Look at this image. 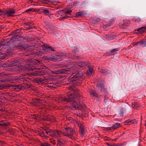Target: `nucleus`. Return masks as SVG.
<instances>
[{
  "label": "nucleus",
  "mask_w": 146,
  "mask_h": 146,
  "mask_svg": "<svg viewBox=\"0 0 146 146\" xmlns=\"http://www.w3.org/2000/svg\"><path fill=\"white\" fill-rule=\"evenodd\" d=\"M132 106L134 109H137L140 106V105L137 102H134L132 103Z\"/></svg>",
  "instance_id": "nucleus-25"
},
{
  "label": "nucleus",
  "mask_w": 146,
  "mask_h": 146,
  "mask_svg": "<svg viewBox=\"0 0 146 146\" xmlns=\"http://www.w3.org/2000/svg\"><path fill=\"white\" fill-rule=\"evenodd\" d=\"M84 74L81 71H73L71 75L72 76H73L72 77L70 76L69 79H68V83L72 84V87L75 88L79 84L78 82L80 78L83 76Z\"/></svg>",
  "instance_id": "nucleus-2"
},
{
  "label": "nucleus",
  "mask_w": 146,
  "mask_h": 146,
  "mask_svg": "<svg viewBox=\"0 0 146 146\" xmlns=\"http://www.w3.org/2000/svg\"><path fill=\"white\" fill-rule=\"evenodd\" d=\"M72 51L73 53L77 54V53L79 52V50L77 47H74V50H72Z\"/></svg>",
  "instance_id": "nucleus-38"
},
{
  "label": "nucleus",
  "mask_w": 146,
  "mask_h": 146,
  "mask_svg": "<svg viewBox=\"0 0 146 146\" xmlns=\"http://www.w3.org/2000/svg\"><path fill=\"white\" fill-rule=\"evenodd\" d=\"M47 72L42 70H38L37 71H34L33 72V74L34 76H43L46 75L47 74Z\"/></svg>",
  "instance_id": "nucleus-13"
},
{
  "label": "nucleus",
  "mask_w": 146,
  "mask_h": 146,
  "mask_svg": "<svg viewBox=\"0 0 146 146\" xmlns=\"http://www.w3.org/2000/svg\"><path fill=\"white\" fill-rule=\"evenodd\" d=\"M119 110V115L120 117H122L124 114L123 110L122 108H120Z\"/></svg>",
  "instance_id": "nucleus-32"
},
{
  "label": "nucleus",
  "mask_w": 146,
  "mask_h": 146,
  "mask_svg": "<svg viewBox=\"0 0 146 146\" xmlns=\"http://www.w3.org/2000/svg\"><path fill=\"white\" fill-rule=\"evenodd\" d=\"M125 22L124 24V25L125 26H127L130 23V22L128 20L125 21Z\"/></svg>",
  "instance_id": "nucleus-50"
},
{
  "label": "nucleus",
  "mask_w": 146,
  "mask_h": 146,
  "mask_svg": "<svg viewBox=\"0 0 146 146\" xmlns=\"http://www.w3.org/2000/svg\"><path fill=\"white\" fill-rule=\"evenodd\" d=\"M14 31L15 33V34H17L20 33V30L17 29L15 30Z\"/></svg>",
  "instance_id": "nucleus-56"
},
{
  "label": "nucleus",
  "mask_w": 146,
  "mask_h": 146,
  "mask_svg": "<svg viewBox=\"0 0 146 146\" xmlns=\"http://www.w3.org/2000/svg\"><path fill=\"white\" fill-rule=\"evenodd\" d=\"M145 42V41L144 40H141L140 41H139V44L141 45H142L143 46V44H144V42Z\"/></svg>",
  "instance_id": "nucleus-54"
},
{
  "label": "nucleus",
  "mask_w": 146,
  "mask_h": 146,
  "mask_svg": "<svg viewBox=\"0 0 146 146\" xmlns=\"http://www.w3.org/2000/svg\"><path fill=\"white\" fill-rule=\"evenodd\" d=\"M56 130L55 129H50V137H56Z\"/></svg>",
  "instance_id": "nucleus-18"
},
{
  "label": "nucleus",
  "mask_w": 146,
  "mask_h": 146,
  "mask_svg": "<svg viewBox=\"0 0 146 146\" xmlns=\"http://www.w3.org/2000/svg\"><path fill=\"white\" fill-rule=\"evenodd\" d=\"M56 137H61L60 135H62L63 132L62 131L56 130Z\"/></svg>",
  "instance_id": "nucleus-35"
},
{
  "label": "nucleus",
  "mask_w": 146,
  "mask_h": 146,
  "mask_svg": "<svg viewBox=\"0 0 146 146\" xmlns=\"http://www.w3.org/2000/svg\"><path fill=\"white\" fill-rule=\"evenodd\" d=\"M43 13H44L45 14L48 15H50V13L49 12V11L47 10L46 9H43Z\"/></svg>",
  "instance_id": "nucleus-39"
},
{
  "label": "nucleus",
  "mask_w": 146,
  "mask_h": 146,
  "mask_svg": "<svg viewBox=\"0 0 146 146\" xmlns=\"http://www.w3.org/2000/svg\"><path fill=\"white\" fill-rule=\"evenodd\" d=\"M32 24V25H33V22H27L25 23V25H28L29 26L30 25Z\"/></svg>",
  "instance_id": "nucleus-49"
},
{
  "label": "nucleus",
  "mask_w": 146,
  "mask_h": 146,
  "mask_svg": "<svg viewBox=\"0 0 146 146\" xmlns=\"http://www.w3.org/2000/svg\"><path fill=\"white\" fill-rule=\"evenodd\" d=\"M108 99V98L107 96V95H106L104 96V102L105 103H106V100H107Z\"/></svg>",
  "instance_id": "nucleus-58"
},
{
  "label": "nucleus",
  "mask_w": 146,
  "mask_h": 146,
  "mask_svg": "<svg viewBox=\"0 0 146 146\" xmlns=\"http://www.w3.org/2000/svg\"><path fill=\"white\" fill-rule=\"evenodd\" d=\"M1 76V74L0 73V76ZM17 79H13L12 78H7L5 77L2 78L0 77V83L1 82L5 83L8 81H10L11 82H16Z\"/></svg>",
  "instance_id": "nucleus-8"
},
{
  "label": "nucleus",
  "mask_w": 146,
  "mask_h": 146,
  "mask_svg": "<svg viewBox=\"0 0 146 146\" xmlns=\"http://www.w3.org/2000/svg\"><path fill=\"white\" fill-rule=\"evenodd\" d=\"M100 72L103 74H108V72L107 71H106L104 70L101 69L100 70Z\"/></svg>",
  "instance_id": "nucleus-40"
},
{
  "label": "nucleus",
  "mask_w": 146,
  "mask_h": 146,
  "mask_svg": "<svg viewBox=\"0 0 146 146\" xmlns=\"http://www.w3.org/2000/svg\"><path fill=\"white\" fill-rule=\"evenodd\" d=\"M18 49H22L23 48V46L22 45V44H20L19 45Z\"/></svg>",
  "instance_id": "nucleus-55"
},
{
  "label": "nucleus",
  "mask_w": 146,
  "mask_h": 146,
  "mask_svg": "<svg viewBox=\"0 0 146 146\" xmlns=\"http://www.w3.org/2000/svg\"><path fill=\"white\" fill-rule=\"evenodd\" d=\"M8 42L5 40V39H3V41H0V44L1 46H4L7 44Z\"/></svg>",
  "instance_id": "nucleus-30"
},
{
  "label": "nucleus",
  "mask_w": 146,
  "mask_h": 146,
  "mask_svg": "<svg viewBox=\"0 0 146 146\" xmlns=\"http://www.w3.org/2000/svg\"><path fill=\"white\" fill-rule=\"evenodd\" d=\"M73 62L70 60L64 61L62 63L64 66L72 70H77L78 66L77 65V64L73 65Z\"/></svg>",
  "instance_id": "nucleus-4"
},
{
  "label": "nucleus",
  "mask_w": 146,
  "mask_h": 146,
  "mask_svg": "<svg viewBox=\"0 0 146 146\" xmlns=\"http://www.w3.org/2000/svg\"><path fill=\"white\" fill-rule=\"evenodd\" d=\"M90 93L91 97H94L95 98L98 97V94L95 90L91 89L90 91Z\"/></svg>",
  "instance_id": "nucleus-21"
},
{
  "label": "nucleus",
  "mask_w": 146,
  "mask_h": 146,
  "mask_svg": "<svg viewBox=\"0 0 146 146\" xmlns=\"http://www.w3.org/2000/svg\"><path fill=\"white\" fill-rule=\"evenodd\" d=\"M71 54L70 53H62V56H64L66 57L69 58H73V56H71Z\"/></svg>",
  "instance_id": "nucleus-29"
},
{
  "label": "nucleus",
  "mask_w": 146,
  "mask_h": 146,
  "mask_svg": "<svg viewBox=\"0 0 146 146\" xmlns=\"http://www.w3.org/2000/svg\"><path fill=\"white\" fill-rule=\"evenodd\" d=\"M139 20V19L137 17H135L133 19V21H137Z\"/></svg>",
  "instance_id": "nucleus-60"
},
{
  "label": "nucleus",
  "mask_w": 146,
  "mask_h": 146,
  "mask_svg": "<svg viewBox=\"0 0 146 146\" xmlns=\"http://www.w3.org/2000/svg\"><path fill=\"white\" fill-rule=\"evenodd\" d=\"M64 10H62L61 11H59L57 12L58 14L59 15H61V16L64 15Z\"/></svg>",
  "instance_id": "nucleus-44"
},
{
  "label": "nucleus",
  "mask_w": 146,
  "mask_h": 146,
  "mask_svg": "<svg viewBox=\"0 0 146 146\" xmlns=\"http://www.w3.org/2000/svg\"><path fill=\"white\" fill-rule=\"evenodd\" d=\"M118 48L112 49L110 52H108L106 53V56H108L114 55L116 54L117 51H118Z\"/></svg>",
  "instance_id": "nucleus-17"
},
{
  "label": "nucleus",
  "mask_w": 146,
  "mask_h": 146,
  "mask_svg": "<svg viewBox=\"0 0 146 146\" xmlns=\"http://www.w3.org/2000/svg\"><path fill=\"white\" fill-rule=\"evenodd\" d=\"M60 56L59 55H56L55 56H52L49 57L48 59L51 60L52 61H60L62 60L59 58Z\"/></svg>",
  "instance_id": "nucleus-15"
},
{
  "label": "nucleus",
  "mask_w": 146,
  "mask_h": 146,
  "mask_svg": "<svg viewBox=\"0 0 146 146\" xmlns=\"http://www.w3.org/2000/svg\"><path fill=\"white\" fill-rule=\"evenodd\" d=\"M40 146H52V145L48 143L43 142L41 143Z\"/></svg>",
  "instance_id": "nucleus-33"
},
{
  "label": "nucleus",
  "mask_w": 146,
  "mask_h": 146,
  "mask_svg": "<svg viewBox=\"0 0 146 146\" xmlns=\"http://www.w3.org/2000/svg\"><path fill=\"white\" fill-rule=\"evenodd\" d=\"M78 127H79V133L81 136L83 137L85 134V132L84 131V126L81 123H79Z\"/></svg>",
  "instance_id": "nucleus-12"
},
{
  "label": "nucleus",
  "mask_w": 146,
  "mask_h": 146,
  "mask_svg": "<svg viewBox=\"0 0 146 146\" xmlns=\"http://www.w3.org/2000/svg\"><path fill=\"white\" fill-rule=\"evenodd\" d=\"M87 68H88V71L91 74H92L93 71V68L91 67V65L90 64L88 66Z\"/></svg>",
  "instance_id": "nucleus-36"
},
{
  "label": "nucleus",
  "mask_w": 146,
  "mask_h": 146,
  "mask_svg": "<svg viewBox=\"0 0 146 146\" xmlns=\"http://www.w3.org/2000/svg\"><path fill=\"white\" fill-rule=\"evenodd\" d=\"M6 15V13L4 12L3 11H2L0 9V15L4 16Z\"/></svg>",
  "instance_id": "nucleus-47"
},
{
  "label": "nucleus",
  "mask_w": 146,
  "mask_h": 146,
  "mask_svg": "<svg viewBox=\"0 0 146 146\" xmlns=\"http://www.w3.org/2000/svg\"><path fill=\"white\" fill-rule=\"evenodd\" d=\"M96 86L98 88V89L101 90V91H104V83H97Z\"/></svg>",
  "instance_id": "nucleus-22"
},
{
  "label": "nucleus",
  "mask_w": 146,
  "mask_h": 146,
  "mask_svg": "<svg viewBox=\"0 0 146 146\" xmlns=\"http://www.w3.org/2000/svg\"><path fill=\"white\" fill-rule=\"evenodd\" d=\"M65 129L66 130L68 131L71 134H73L75 131L74 128L69 127H66Z\"/></svg>",
  "instance_id": "nucleus-26"
},
{
  "label": "nucleus",
  "mask_w": 146,
  "mask_h": 146,
  "mask_svg": "<svg viewBox=\"0 0 146 146\" xmlns=\"http://www.w3.org/2000/svg\"><path fill=\"white\" fill-rule=\"evenodd\" d=\"M82 98V97L79 92L77 90L74 89L73 92L70 94H69L62 97H59L58 99L63 103H71L72 107L76 110H84L86 108V105L76 100H79Z\"/></svg>",
  "instance_id": "nucleus-1"
},
{
  "label": "nucleus",
  "mask_w": 146,
  "mask_h": 146,
  "mask_svg": "<svg viewBox=\"0 0 146 146\" xmlns=\"http://www.w3.org/2000/svg\"><path fill=\"white\" fill-rule=\"evenodd\" d=\"M24 84H20L18 85H11L9 84L5 83L3 84H0V89L4 90L12 86L13 89L15 91H19V90H22L24 88Z\"/></svg>",
  "instance_id": "nucleus-3"
},
{
  "label": "nucleus",
  "mask_w": 146,
  "mask_h": 146,
  "mask_svg": "<svg viewBox=\"0 0 146 146\" xmlns=\"http://www.w3.org/2000/svg\"><path fill=\"white\" fill-rule=\"evenodd\" d=\"M133 124H136L137 123V121L135 119H133L132 120Z\"/></svg>",
  "instance_id": "nucleus-57"
},
{
  "label": "nucleus",
  "mask_w": 146,
  "mask_h": 146,
  "mask_svg": "<svg viewBox=\"0 0 146 146\" xmlns=\"http://www.w3.org/2000/svg\"><path fill=\"white\" fill-rule=\"evenodd\" d=\"M68 70L65 69H61L54 71V73L56 74H65Z\"/></svg>",
  "instance_id": "nucleus-16"
},
{
  "label": "nucleus",
  "mask_w": 146,
  "mask_h": 146,
  "mask_svg": "<svg viewBox=\"0 0 146 146\" xmlns=\"http://www.w3.org/2000/svg\"><path fill=\"white\" fill-rule=\"evenodd\" d=\"M6 143L4 141H0V146H4V145L6 144Z\"/></svg>",
  "instance_id": "nucleus-46"
},
{
  "label": "nucleus",
  "mask_w": 146,
  "mask_h": 146,
  "mask_svg": "<svg viewBox=\"0 0 146 146\" xmlns=\"http://www.w3.org/2000/svg\"><path fill=\"white\" fill-rule=\"evenodd\" d=\"M119 125V123H116L115 124L113 125L111 127V129L112 130H114L117 127H118V126Z\"/></svg>",
  "instance_id": "nucleus-37"
},
{
  "label": "nucleus",
  "mask_w": 146,
  "mask_h": 146,
  "mask_svg": "<svg viewBox=\"0 0 146 146\" xmlns=\"http://www.w3.org/2000/svg\"><path fill=\"white\" fill-rule=\"evenodd\" d=\"M90 64V63L87 62H78L77 65L78 66V69H80L81 67L84 68H86V67L87 68L88 66Z\"/></svg>",
  "instance_id": "nucleus-11"
},
{
  "label": "nucleus",
  "mask_w": 146,
  "mask_h": 146,
  "mask_svg": "<svg viewBox=\"0 0 146 146\" xmlns=\"http://www.w3.org/2000/svg\"><path fill=\"white\" fill-rule=\"evenodd\" d=\"M43 117L40 116V119H42L44 121H50L52 122L54 120V117L51 115H46L43 116L42 115Z\"/></svg>",
  "instance_id": "nucleus-9"
},
{
  "label": "nucleus",
  "mask_w": 146,
  "mask_h": 146,
  "mask_svg": "<svg viewBox=\"0 0 146 146\" xmlns=\"http://www.w3.org/2000/svg\"><path fill=\"white\" fill-rule=\"evenodd\" d=\"M146 29V28L145 27H143L135 29V32L137 31L139 33H143L145 32Z\"/></svg>",
  "instance_id": "nucleus-19"
},
{
  "label": "nucleus",
  "mask_w": 146,
  "mask_h": 146,
  "mask_svg": "<svg viewBox=\"0 0 146 146\" xmlns=\"http://www.w3.org/2000/svg\"><path fill=\"white\" fill-rule=\"evenodd\" d=\"M44 1H46V3H53L54 1L51 0H44Z\"/></svg>",
  "instance_id": "nucleus-51"
},
{
  "label": "nucleus",
  "mask_w": 146,
  "mask_h": 146,
  "mask_svg": "<svg viewBox=\"0 0 146 146\" xmlns=\"http://www.w3.org/2000/svg\"><path fill=\"white\" fill-rule=\"evenodd\" d=\"M69 17V16L67 15H65L63 16L62 17V18L63 19H65L66 18H67L68 17Z\"/></svg>",
  "instance_id": "nucleus-64"
},
{
  "label": "nucleus",
  "mask_w": 146,
  "mask_h": 146,
  "mask_svg": "<svg viewBox=\"0 0 146 146\" xmlns=\"http://www.w3.org/2000/svg\"><path fill=\"white\" fill-rule=\"evenodd\" d=\"M114 21V19H112L110 21L109 23H109L110 24V25H111L112 24L113 22Z\"/></svg>",
  "instance_id": "nucleus-59"
},
{
  "label": "nucleus",
  "mask_w": 146,
  "mask_h": 146,
  "mask_svg": "<svg viewBox=\"0 0 146 146\" xmlns=\"http://www.w3.org/2000/svg\"><path fill=\"white\" fill-rule=\"evenodd\" d=\"M105 130L107 131H111L112 129L111 127H107L105 129Z\"/></svg>",
  "instance_id": "nucleus-52"
},
{
  "label": "nucleus",
  "mask_w": 146,
  "mask_h": 146,
  "mask_svg": "<svg viewBox=\"0 0 146 146\" xmlns=\"http://www.w3.org/2000/svg\"><path fill=\"white\" fill-rule=\"evenodd\" d=\"M44 80L41 78H36L35 80V82L38 84H42L44 82Z\"/></svg>",
  "instance_id": "nucleus-28"
},
{
  "label": "nucleus",
  "mask_w": 146,
  "mask_h": 146,
  "mask_svg": "<svg viewBox=\"0 0 146 146\" xmlns=\"http://www.w3.org/2000/svg\"><path fill=\"white\" fill-rule=\"evenodd\" d=\"M32 11H33L34 12H38V9H35L34 8H31Z\"/></svg>",
  "instance_id": "nucleus-53"
},
{
  "label": "nucleus",
  "mask_w": 146,
  "mask_h": 146,
  "mask_svg": "<svg viewBox=\"0 0 146 146\" xmlns=\"http://www.w3.org/2000/svg\"><path fill=\"white\" fill-rule=\"evenodd\" d=\"M29 28H27L25 29V30H30L31 29H32L33 28V27H32L30 26H29Z\"/></svg>",
  "instance_id": "nucleus-62"
},
{
  "label": "nucleus",
  "mask_w": 146,
  "mask_h": 146,
  "mask_svg": "<svg viewBox=\"0 0 146 146\" xmlns=\"http://www.w3.org/2000/svg\"><path fill=\"white\" fill-rule=\"evenodd\" d=\"M76 15L77 16H82L83 15V12H79L75 13Z\"/></svg>",
  "instance_id": "nucleus-43"
},
{
  "label": "nucleus",
  "mask_w": 146,
  "mask_h": 146,
  "mask_svg": "<svg viewBox=\"0 0 146 146\" xmlns=\"http://www.w3.org/2000/svg\"><path fill=\"white\" fill-rule=\"evenodd\" d=\"M50 131L49 128H44L42 131H38V134L42 137L46 139L50 137Z\"/></svg>",
  "instance_id": "nucleus-6"
},
{
  "label": "nucleus",
  "mask_w": 146,
  "mask_h": 146,
  "mask_svg": "<svg viewBox=\"0 0 146 146\" xmlns=\"http://www.w3.org/2000/svg\"><path fill=\"white\" fill-rule=\"evenodd\" d=\"M57 146H64L66 144V140L65 139L61 138L57 139Z\"/></svg>",
  "instance_id": "nucleus-10"
},
{
  "label": "nucleus",
  "mask_w": 146,
  "mask_h": 146,
  "mask_svg": "<svg viewBox=\"0 0 146 146\" xmlns=\"http://www.w3.org/2000/svg\"><path fill=\"white\" fill-rule=\"evenodd\" d=\"M125 125H130L133 124L132 120H128L124 122Z\"/></svg>",
  "instance_id": "nucleus-31"
},
{
  "label": "nucleus",
  "mask_w": 146,
  "mask_h": 146,
  "mask_svg": "<svg viewBox=\"0 0 146 146\" xmlns=\"http://www.w3.org/2000/svg\"><path fill=\"white\" fill-rule=\"evenodd\" d=\"M39 99L37 98L36 100H34L31 103V104L32 106H37L38 105V101Z\"/></svg>",
  "instance_id": "nucleus-27"
},
{
  "label": "nucleus",
  "mask_w": 146,
  "mask_h": 146,
  "mask_svg": "<svg viewBox=\"0 0 146 146\" xmlns=\"http://www.w3.org/2000/svg\"><path fill=\"white\" fill-rule=\"evenodd\" d=\"M15 13V11H13L12 9H9L6 13V15L8 17L14 16V15H13V14H14Z\"/></svg>",
  "instance_id": "nucleus-20"
},
{
  "label": "nucleus",
  "mask_w": 146,
  "mask_h": 146,
  "mask_svg": "<svg viewBox=\"0 0 146 146\" xmlns=\"http://www.w3.org/2000/svg\"><path fill=\"white\" fill-rule=\"evenodd\" d=\"M32 11L31 8L28 9L25 11V12L26 13H28L29 11Z\"/></svg>",
  "instance_id": "nucleus-61"
},
{
  "label": "nucleus",
  "mask_w": 146,
  "mask_h": 146,
  "mask_svg": "<svg viewBox=\"0 0 146 146\" xmlns=\"http://www.w3.org/2000/svg\"><path fill=\"white\" fill-rule=\"evenodd\" d=\"M78 3L77 1H75L74 2V3L73 4V6H75Z\"/></svg>",
  "instance_id": "nucleus-63"
},
{
  "label": "nucleus",
  "mask_w": 146,
  "mask_h": 146,
  "mask_svg": "<svg viewBox=\"0 0 146 146\" xmlns=\"http://www.w3.org/2000/svg\"><path fill=\"white\" fill-rule=\"evenodd\" d=\"M106 144L108 146H119V143H117V144H116L115 143H112L111 144L110 143H106Z\"/></svg>",
  "instance_id": "nucleus-41"
},
{
  "label": "nucleus",
  "mask_w": 146,
  "mask_h": 146,
  "mask_svg": "<svg viewBox=\"0 0 146 146\" xmlns=\"http://www.w3.org/2000/svg\"><path fill=\"white\" fill-rule=\"evenodd\" d=\"M31 117L33 119L38 120L40 119V115L38 114H31Z\"/></svg>",
  "instance_id": "nucleus-24"
},
{
  "label": "nucleus",
  "mask_w": 146,
  "mask_h": 146,
  "mask_svg": "<svg viewBox=\"0 0 146 146\" xmlns=\"http://www.w3.org/2000/svg\"><path fill=\"white\" fill-rule=\"evenodd\" d=\"M21 63L19 61L16 60L10 62L9 64H3L2 67L4 68H7V67L9 66L11 67L14 66H16L18 65H19V64Z\"/></svg>",
  "instance_id": "nucleus-7"
},
{
  "label": "nucleus",
  "mask_w": 146,
  "mask_h": 146,
  "mask_svg": "<svg viewBox=\"0 0 146 146\" xmlns=\"http://www.w3.org/2000/svg\"><path fill=\"white\" fill-rule=\"evenodd\" d=\"M7 132H8L9 135H12L14 134L15 131L12 129H9L7 130Z\"/></svg>",
  "instance_id": "nucleus-34"
},
{
  "label": "nucleus",
  "mask_w": 146,
  "mask_h": 146,
  "mask_svg": "<svg viewBox=\"0 0 146 146\" xmlns=\"http://www.w3.org/2000/svg\"><path fill=\"white\" fill-rule=\"evenodd\" d=\"M21 35V34H15L14 36L12 37L10 40V41H14L16 39H18L19 38Z\"/></svg>",
  "instance_id": "nucleus-23"
},
{
  "label": "nucleus",
  "mask_w": 146,
  "mask_h": 146,
  "mask_svg": "<svg viewBox=\"0 0 146 146\" xmlns=\"http://www.w3.org/2000/svg\"><path fill=\"white\" fill-rule=\"evenodd\" d=\"M110 25H110V24L108 23H107V24L104 25L103 27L104 28H106L107 27L110 26Z\"/></svg>",
  "instance_id": "nucleus-48"
},
{
  "label": "nucleus",
  "mask_w": 146,
  "mask_h": 146,
  "mask_svg": "<svg viewBox=\"0 0 146 146\" xmlns=\"http://www.w3.org/2000/svg\"><path fill=\"white\" fill-rule=\"evenodd\" d=\"M41 46L44 50V52L45 54H47L56 51L53 47L47 44L44 43L43 45H41Z\"/></svg>",
  "instance_id": "nucleus-5"
},
{
  "label": "nucleus",
  "mask_w": 146,
  "mask_h": 146,
  "mask_svg": "<svg viewBox=\"0 0 146 146\" xmlns=\"http://www.w3.org/2000/svg\"><path fill=\"white\" fill-rule=\"evenodd\" d=\"M72 12V10H69L67 11H64V14L68 13L69 15H70V13Z\"/></svg>",
  "instance_id": "nucleus-42"
},
{
  "label": "nucleus",
  "mask_w": 146,
  "mask_h": 146,
  "mask_svg": "<svg viewBox=\"0 0 146 146\" xmlns=\"http://www.w3.org/2000/svg\"><path fill=\"white\" fill-rule=\"evenodd\" d=\"M67 137H68L69 138H70L72 139L73 138H74V137L73 135H72L71 133L69 134L67 133Z\"/></svg>",
  "instance_id": "nucleus-45"
},
{
  "label": "nucleus",
  "mask_w": 146,
  "mask_h": 146,
  "mask_svg": "<svg viewBox=\"0 0 146 146\" xmlns=\"http://www.w3.org/2000/svg\"><path fill=\"white\" fill-rule=\"evenodd\" d=\"M10 123L6 121H0V128H6L9 125H10Z\"/></svg>",
  "instance_id": "nucleus-14"
}]
</instances>
